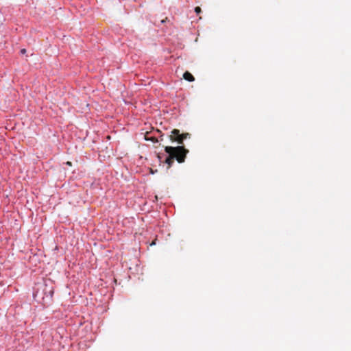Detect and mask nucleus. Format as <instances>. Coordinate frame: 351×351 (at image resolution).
I'll list each match as a JSON object with an SVG mask.
<instances>
[{
  "label": "nucleus",
  "instance_id": "f257e3e1",
  "mask_svg": "<svg viewBox=\"0 0 351 351\" xmlns=\"http://www.w3.org/2000/svg\"><path fill=\"white\" fill-rule=\"evenodd\" d=\"M165 151L169 154L168 157L165 159V162L168 165V168H170L176 159L179 163H182L185 161L186 154L189 150L184 146H166Z\"/></svg>",
  "mask_w": 351,
  "mask_h": 351
},
{
  "label": "nucleus",
  "instance_id": "f03ea898",
  "mask_svg": "<svg viewBox=\"0 0 351 351\" xmlns=\"http://www.w3.org/2000/svg\"><path fill=\"white\" fill-rule=\"evenodd\" d=\"M190 134L189 133L180 134V130L173 129L169 136L171 141H176L178 144H182L184 139H186Z\"/></svg>",
  "mask_w": 351,
  "mask_h": 351
},
{
  "label": "nucleus",
  "instance_id": "7ed1b4c3",
  "mask_svg": "<svg viewBox=\"0 0 351 351\" xmlns=\"http://www.w3.org/2000/svg\"><path fill=\"white\" fill-rule=\"evenodd\" d=\"M183 77L184 80H186L189 82H193L195 80L193 75L189 71H186L184 73Z\"/></svg>",
  "mask_w": 351,
  "mask_h": 351
},
{
  "label": "nucleus",
  "instance_id": "20e7f679",
  "mask_svg": "<svg viewBox=\"0 0 351 351\" xmlns=\"http://www.w3.org/2000/svg\"><path fill=\"white\" fill-rule=\"evenodd\" d=\"M145 139H146L147 141H152L153 143H156V142H158V138H157L156 137H155V136H151V137H149V134H148V133H147V134H145Z\"/></svg>",
  "mask_w": 351,
  "mask_h": 351
},
{
  "label": "nucleus",
  "instance_id": "39448f33",
  "mask_svg": "<svg viewBox=\"0 0 351 351\" xmlns=\"http://www.w3.org/2000/svg\"><path fill=\"white\" fill-rule=\"evenodd\" d=\"M195 12L197 14H199V13H201L202 10L199 7L197 6L195 8Z\"/></svg>",
  "mask_w": 351,
  "mask_h": 351
},
{
  "label": "nucleus",
  "instance_id": "423d86ee",
  "mask_svg": "<svg viewBox=\"0 0 351 351\" xmlns=\"http://www.w3.org/2000/svg\"><path fill=\"white\" fill-rule=\"evenodd\" d=\"M21 53H25L26 52V49H23L21 50Z\"/></svg>",
  "mask_w": 351,
  "mask_h": 351
},
{
  "label": "nucleus",
  "instance_id": "0eeeda50",
  "mask_svg": "<svg viewBox=\"0 0 351 351\" xmlns=\"http://www.w3.org/2000/svg\"><path fill=\"white\" fill-rule=\"evenodd\" d=\"M66 165H69V166H71V162H66Z\"/></svg>",
  "mask_w": 351,
  "mask_h": 351
}]
</instances>
